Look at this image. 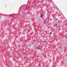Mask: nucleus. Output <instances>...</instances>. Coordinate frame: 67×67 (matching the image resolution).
<instances>
[{
	"label": "nucleus",
	"instance_id": "nucleus-5",
	"mask_svg": "<svg viewBox=\"0 0 67 67\" xmlns=\"http://www.w3.org/2000/svg\"><path fill=\"white\" fill-rule=\"evenodd\" d=\"M52 32H50V34H52Z\"/></svg>",
	"mask_w": 67,
	"mask_h": 67
},
{
	"label": "nucleus",
	"instance_id": "nucleus-10",
	"mask_svg": "<svg viewBox=\"0 0 67 67\" xmlns=\"http://www.w3.org/2000/svg\"><path fill=\"white\" fill-rule=\"evenodd\" d=\"M19 43H20V42H19Z\"/></svg>",
	"mask_w": 67,
	"mask_h": 67
},
{
	"label": "nucleus",
	"instance_id": "nucleus-1",
	"mask_svg": "<svg viewBox=\"0 0 67 67\" xmlns=\"http://www.w3.org/2000/svg\"><path fill=\"white\" fill-rule=\"evenodd\" d=\"M25 8H24V7H23V11H25Z\"/></svg>",
	"mask_w": 67,
	"mask_h": 67
},
{
	"label": "nucleus",
	"instance_id": "nucleus-9",
	"mask_svg": "<svg viewBox=\"0 0 67 67\" xmlns=\"http://www.w3.org/2000/svg\"><path fill=\"white\" fill-rule=\"evenodd\" d=\"M26 47L27 46L26 45Z\"/></svg>",
	"mask_w": 67,
	"mask_h": 67
},
{
	"label": "nucleus",
	"instance_id": "nucleus-7",
	"mask_svg": "<svg viewBox=\"0 0 67 67\" xmlns=\"http://www.w3.org/2000/svg\"><path fill=\"white\" fill-rule=\"evenodd\" d=\"M53 8H55V7H53Z\"/></svg>",
	"mask_w": 67,
	"mask_h": 67
},
{
	"label": "nucleus",
	"instance_id": "nucleus-6",
	"mask_svg": "<svg viewBox=\"0 0 67 67\" xmlns=\"http://www.w3.org/2000/svg\"><path fill=\"white\" fill-rule=\"evenodd\" d=\"M55 25H54V27H55Z\"/></svg>",
	"mask_w": 67,
	"mask_h": 67
},
{
	"label": "nucleus",
	"instance_id": "nucleus-2",
	"mask_svg": "<svg viewBox=\"0 0 67 67\" xmlns=\"http://www.w3.org/2000/svg\"><path fill=\"white\" fill-rule=\"evenodd\" d=\"M39 48H37L38 49H40V48H39L40 47V46H38Z\"/></svg>",
	"mask_w": 67,
	"mask_h": 67
},
{
	"label": "nucleus",
	"instance_id": "nucleus-4",
	"mask_svg": "<svg viewBox=\"0 0 67 67\" xmlns=\"http://www.w3.org/2000/svg\"><path fill=\"white\" fill-rule=\"evenodd\" d=\"M57 25V24H56L54 25H55V26H56V25Z\"/></svg>",
	"mask_w": 67,
	"mask_h": 67
},
{
	"label": "nucleus",
	"instance_id": "nucleus-11",
	"mask_svg": "<svg viewBox=\"0 0 67 67\" xmlns=\"http://www.w3.org/2000/svg\"><path fill=\"white\" fill-rule=\"evenodd\" d=\"M48 41H49V40H48Z\"/></svg>",
	"mask_w": 67,
	"mask_h": 67
},
{
	"label": "nucleus",
	"instance_id": "nucleus-3",
	"mask_svg": "<svg viewBox=\"0 0 67 67\" xmlns=\"http://www.w3.org/2000/svg\"><path fill=\"white\" fill-rule=\"evenodd\" d=\"M42 16H43V15H41V17L42 18Z\"/></svg>",
	"mask_w": 67,
	"mask_h": 67
},
{
	"label": "nucleus",
	"instance_id": "nucleus-8",
	"mask_svg": "<svg viewBox=\"0 0 67 67\" xmlns=\"http://www.w3.org/2000/svg\"><path fill=\"white\" fill-rule=\"evenodd\" d=\"M32 43H33V42H32Z\"/></svg>",
	"mask_w": 67,
	"mask_h": 67
}]
</instances>
